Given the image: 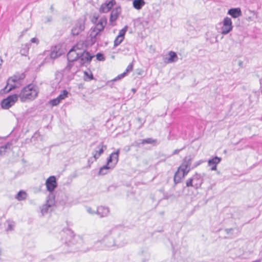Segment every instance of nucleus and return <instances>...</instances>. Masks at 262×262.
<instances>
[{
    "mask_svg": "<svg viewBox=\"0 0 262 262\" xmlns=\"http://www.w3.org/2000/svg\"><path fill=\"white\" fill-rule=\"evenodd\" d=\"M120 236V232L117 228H113L110 230L105 234L103 238L101 240H97L95 242L94 245L90 248H87L84 252L93 250H102L103 248H119L124 246L127 243L126 240L119 241L116 239L117 237Z\"/></svg>",
    "mask_w": 262,
    "mask_h": 262,
    "instance_id": "f257e3e1",
    "label": "nucleus"
},
{
    "mask_svg": "<svg viewBox=\"0 0 262 262\" xmlns=\"http://www.w3.org/2000/svg\"><path fill=\"white\" fill-rule=\"evenodd\" d=\"M106 23L107 19L106 17L101 18L96 26L91 28L92 31L90 36L87 38L86 40L83 41V46L88 47L93 45L97 41V36L100 35V32L104 30Z\"/></svg>",
    "mask_w": 262,
    "mask_h": 262,
    "instance_id": "f03ea898",
    "label": "nucleus"
},
{
    "mask_svg": "<svg viewBox=\"0 0 262 262\" xmlns=\"http://www.w3.org/2000/svg\"><path fill=\"white\" fill-rule=\"evenodd\" d=\"M37 88L33 84H29L24 87L18 95L21 102H27L34 100L38 95Z\"/></svg>",
    "mask_w": 262,
    "mask_h": 262,
    "instance_id": "7ed1b4c3",
    "label": "nucleus"
},
{
    "mask_svg": "<svg viewBox=\"0 0 262 262\" xmlns=\"http://www.w3.org/2000/svg\"><path fill=\"white\" fill-rule=\"evenodd\" d=\"M69 62L78 60L80 65L82 64V43L78 42L70 49L67 54Z\"/></svg>",
    "mask_w": 262,
    "mask_h": 262,
    "instance_id": "20e7f679",
    "label": "nucleus"
},
{
    "mask_svg": "<svg viewBox=\"0 0 262 262\" xmlns=\"http://www.w3.org/2000/svg\"><path fill=\"white\" fill-rule=\"evenodd\" d=\"M25 77L24 74H18L14 75L10 77L7 80V85L4 89V90L8 93L13 89H15L21 84V80Z\"/></svg>",
    "mask_w": 262,
    "mask_h": 262,
    "instance_id": "39448f33",
    "label": "nucleus"
},
{
    "mask_svg": "<svg viewBox=\"0 0 262 262\" xmlns=\"http://www.w3.org/2000/svg\"><path fill=\"white\" fill-rule=\"evenodd\" d=\"M204 173L196 172L191 178L188 179L186 182L187 187H192L195 189L200 188L204 181Z\"/></svg>",
    "mask_w": 262,
    "mask_h": 262,
    "instance_id": "423d86ee",
    "label": "nucleus"
},
{
    "mask_svg": "<svg viewBox=\"0 0 262 262\" xmlns=\"http://www.w3.org/2000/svg\"><path fill=\"white\" fill-rule=\"evenodd\" d=\"M62 240L64 241V243L67 246H70L72 245H74L75 240L74 239V235L73 232L69 229L63 230L62 232Z\"/></svg>",
    "mask_w": 262,
    "mask_h": 262,
    "instance_id": "0eeeda50",
    "label": "nucleus"
},
{
    "mask_svg": "<svg viewBox=\"0 0 262 262\" xmlns=\"http://www.w3.org/2000/svg\"><path fill=\"white\" fill-rule=\"evenodd\" d=\"M19 98L18 95L14 94L9 96L2 101L1 105L3 108L8 109L14 104Z\"/></svg>",
    "mask_w": 262,
    "mask_h": 262,
    "instance_id": "6e6552de",
    "label": "nucleus"
},
{
    "mask_svg": "<svg viewBox=\"0 0 262 262\" xmlns=\"http://www.w3.org/2000/svg\"><path fill=\"white\" fill-rule=\"evenodd\" d=\"M193 159V156L191 155H189L188 156H186L181 164V165L179 167V169L181 170H184L185 171H187V173H189V172L192 169L191 168V163Z\"/></svg>",
    "mask_w": 262,
    "mask_h": 262,
    "instance_id": "1a4fd4ad",
    "label": "nucleus"
},
{
    "mask_svg": "<svg viewBox=\"0 0 262 262\" xmlns=\"http://www.w3.org/2000/svg\"><path fill=\"white\" fill-rule=\"evenodd\" d=\"M232 29V21L230 18L226 17L223 21V26L221 28V33L227 34Z\"/></svg>",
    "mask_w": 262,
    "mask_h": 262,
    "instance_id": "9d476101",
    "label": "nucleus"
},
{
    "mask_svg": "<svg viewBox=\"0 0 262 262\" xmlns=\"http://www.w3.org/2000/svg\"><path fill=\"white\" fill-rule=\"evenodd\" d=\"M120 149H118L116 151L112 152L107 159L106 164L110 166H113V168L115 167L119 160V154Z\"/></svg>",
    "mask_w": 262,
    "mask_h": 262,
    "instance_id": "9b49d317",
    "label": "nucleus"
},
{
    "mask_svg": "<svg viewBox=\"0 0 262 262\" xmlns=\"http://www.w3.org/2000/svg\"><path fill=\"white\" fill-rule=\"evenodd\" d=\"M46 185L48 191L49 192L54 191L57 186L55 177L50 176L46 180Z\"/></svg>",
    "mask_w": 262,
    "mask_h": 262,
    "instance_id": "f8f14e48",
    "label": "nucleus"
},
{
    "mask_svg": "<svg viewBox=\"0 0 262 262\" xmlns=\"http://www.w3.org/2000/svg\"><path fill=\"white\" fill-rule=\"evenodd\" d=\"M115 4V0H111L108 2H106L101 5L99 8V12L100 13H106L108 12Z\"/></svg>",
    "mask_w": 262,
    "mask_h": 262,
    "instance_id": "ddd939ff",
    "label": "nucleus"
},
{
    "mask_svg": "<svg viewBox=\"0 0 262 262\" xmlns=\"http://www.w3.org/2000/svg\"><path fill=\"white\" fill-rule=\"evenodd\" d=\"M106 149L107 146L104 145L103 142H100L96 147L93 155L95 156V158L98 159Z\"/></svg>",
    "mask_w": 262,
    "mask_h": 262,
    "instance_id": "4468645a",
    "label": "nucleus"
},
{
    "mask_svg": "<svg viewBox=\"0 0 262 262\" xmlns=\"http://www.w3.org/2000/svg\"><path fill=\"white\" fill-rule=\"evenodd\" d=\"M188 173H187V171H185V170H181L179 169V167L178 170L175 173L173 178L174 185L179 183L181 182V180L183 179Z\"/></svg>",
    "mask_w": 262,
    "mask_h": 262,
    "instance_id": "2eb2a0df",
    "label": "nucleus"
},
{
    "mask_svg": "<svg viewBox=\"0 0 262 262\" xmlns=\"http://www.w3.org/2000/svg\"><path fill=\"white\" fill-rule=\"evenodd\" d=\"M121 9L120 6L113 9L111 13L110 17V22L112 25L114 26V24H113V22L118 19L119 15L121 13Z\"/></svg>",
    "mask_w": 262,
    "mask_h": 262,
    "instance_id": "dca6fc26",
    "label": "nucleus"
},
{
    "mask_svg": "<svg viewBox=\"0 0 262 262\" xmlns=\"http://www.w3.org/2000/svg\"><path fill=\"white\" fill-rule=\"evenodd\" d=\"M227 14L234 18H237L242 15L241 10L239 8H231L228 10Z\"/></svg>",
    "mask_w": 262,
    "mask_h": 262,
    "instance_id": "f3484780",
    "label": "nucleus"
},
{
    "mask_svg": "<svg viewBox=\"0 0 262 262\" xmlns=\"http://www.w3.org/2000/svg\"><path fill=\"white\" fill-rule=\"evenodd\" d=\"M110 212L109 208L107 207L99 206L97 208L96 213L101 217L107 216Z\"/></svg>",
    "mask_w": 262,
    "mask_h": 262,
    "instance_id": "a211bd4d",
    "label": "nucleus"
},
{
    "mask_svg": "<svg viewBox=\"0 0 262 262\" xmlns=\"http://www.w3.org/2000/svg\"><path fill=\"white\" fill-rule=\"evenodd\" d=\"M94 56V55L91 54L89 52L86 50L83 51V66L85 63H90Z\"/></svg>",
    "mask_w": 262,
    "mask_h": 262,
    "instance_id": "6ab92c4d",
    "label": "nucleus"
},
{
    "mask_svg": "<svg viewBox=\"0 0 262 262\" xmlns=\"http://www.w3.org/2000/svg\"><path fill=\"white\" fill-rule=\"evenodd\" d=\"M63 51L59 49L58 46H55L54 50L50 53V57L55 59L63 54Z\"/></svg>",
    "mask_w": 262,
    "mask_h": 262,
    "instance_id": "aec40b11",
    "label": "nucleus"
},
{
    "mask_svg": "<svg viewBox=\"0 0 262 262\" xmlns=\"http://www.w3.org/2000/svg\"><path fill=\"white\" fill-rule=\"evenodd\" d=\"M53 205V202L52 200H48L46 204L42 205L41 208V212L42 215L47 213L50 208L52 207Z\"/></svg>",
    "mask_w": 262,
    "mask_h": 262,
    "instance_id": "412c9836",
    "label": "nucleus"
},
{
    "mask_svg": "<svg viewBox=\"0 0 262 262\" xmlns=\"http://www.w3.org/2000/svg\"><path fill=\"white\" fill-rule=\"evenodd\" d=\"M169 57L168 58H166L167 60V63H172L176 62L178 60V57L177 54L173 51H170L168 53Z\"/></svg>",
    "mask_w": 262,
    "mask_h": 262,
    "instance_id": "4be33fe9",
    "label": "nucleus"
},
{
    "mask_svg": "<svg viewBox=\"0 0 262 262\" xmlns=\"http://www.w3.org/2000/svg\"><path fill=\"white\" fill-rule=\"evenodd\" d=\"M113 166H110V165L106 164L105 165L101 167L99 171V174L100 175H104L108 172L109 170L112 169Z\"/></svg>",
    "mask_w": 262,
    "mask_h": 262,
    "instance_id": "5701e85b",
    "label": "nucleus"
},
{
    "mask_svg": "<svg viewBox=\"0 0 262 262\" xmlns=\"http://www.w3.org/2000/svg\"><path fill=\"white\" fill-rule=\"evenodd\" d=\"M133 5L135 9L140 10L145 5V2L144 0H134Z\"/></svg>",
    "mask_w": 262,
    "mask_h": 262,
    "instance_id": "b1692460",
    "label": "nucleus"
},
{
    "mask_svg": "<svg viewBox=\"0 0 262 262\" xmlns=\"http://www.w3.org/2000/svg\"><path fill=\"white\" fill-rule=\"evenodd\" d=\"M84 76L83 79L85 81H90L94 79L92 72L89 70L83 72Z\"/></svg>",
    "mask_w": 262,
    "mask_h": 262,
    "instance_id": "393cba45",
    "label": "nucleus"
},
{
    "mask_svg": "<svg viewBox=\"0 0 262 262\" xmlns=\"http://www.w3.org/2000/svg\"><path fill=\"white\" fill-rule=\"evenodd\" d=\"M81 24L80 23H78L76 24L75 26L72 29V34L73 36L78 35L81 32Z\"/></svg>",
    "mask_w": 262,
    "mask_h": 262,
    "instance_id": "a878e982",
    "label": "nucleus"
},
{
    "mask_svg": "<svg viewBox=\"0 0 262 262\" xmlns=\"http://www.w3.org/2000/svg\"><path fill=\"white\" fill-rule=\"evenodd\" d=\"M221 158L215 156L208 160V165L209 166H211L212 165H217V164L221 161Z\"/></svg>",
    "mask_w": 262,
    "mask_h": 262,
    "instance_id": "bb28decb",
    "label": "nucleus"
},
{
    "mask_svg": "<svg viewBox=\"0 0 262 262\" xmlns=\"http://www.w3.org/2000/svg\"><path fill=\"white\" fill-rule=\"evenodd\" d=\"M27 195V193L25 191L21 190L17 193L15 196V199L18 201H23L26 199Z\"/></svg>",
    "mask_w": 262,
    "mask_h": 262,
    "instance_id": "cd10ccee",
    "label": "nucleus"
},
{
    "mask_svg": "<svg viewBox=\"0 0 262 262\" xmlns=\"http://www.w3.org/2000/svg\"><path fill=\"white\" fill-rule=\"evenodd\" d=\"M29 45L28 44H25L22 45L21 48L20 50V53L22 56H26L29 52Z\"/></svg>",
    "mask_w": 262,
    "mask_h": 262,
    "instance_id": "c85d7f7f",
    "label": "nucleus"
},
{
    "mask_svg": "<svg viewBox=\"0 0 262 262\" xmlns=\"http://www.w3.org/2000/svg\"><path fill=\"white\" fill-rule=\"evenodd\" d=\"M140 141H141V144H143V145L146 144H152V143H155L156 141V140H154L151 138H148L145 139H142V140H140Z\"/></svg>",
    "mask_w": 262,
    "mask_h": 262,
    "instance_id": "c756f323",
    "label": "nucleus"
},
{
    "mask_svg": "<svg viewBox=\"0 0 262 262\" xmlns=\"http://www.w3.org/2000/svg\"><path fill=\"white\" fill-rule=\"evenodd\" d=\"M127 26H125L123 29L119 31V34L117 36L124 39L125 34L127 30Z\"/></svg>",
    "mask_w": 262,
    "mask_h": 262,
    "instance_id": "7c9ffc66",
    "label": "nucleus"
},
{
    "mask_svg": "<svg viewBox=\"0 0 262 262\" xmlns=\"http://www.w3.org/2000/svg\"><path fill=\"white\" fill-rule=\"evenodd\" d=\"M68 94V92L67 90H63L57 98L61 101L66 98Z\"/></svg>",
    "mask_w": 262,
    "mask_h": 262,
    "instance_id": "2f4dec72",
    "label": "nucleus"
},
{
    "mask_svg": "<svg viewBox=\"0 0 262 262\" xmlns=\"http://www.w3.org/2000/svg\"><path fill=\"white\" fill-rule=\"evenodd\" d=\"M236 230V235H234V236H235L236 235H237L239 232V230L238 229H236V228H227V229H225V231L226 232V233L227 234H233V231Z\"/></svg>",
    "mask_w": 262,
    "mask_h": 262,
    "instance_id": "473e14b6",
    "label": "nucleus"
},
{
    "mask_svg": "<svg viewBox=\"0 0 262 262\" xmlns=\"http://www.w3.org/2000/svg\"><path fill=\"white\" fill-rule=\"evenodd\" d=\"M124 39L121 38L118 36H117L114 40V47H116L119 46L123 40Z\"/></svg>",
    "mask_w": 262,
    "mask_h": 262,
    "instance_id": "72a5a7b5",
    "label": "nucleus"
},
{
    "mask_svg": "<svg viewBox=\"0 0 262 262\" xmlns=\"http://www.w3.org/2000/svg\"><path fill=\"white\" fill-rule=\"evenodd\" d=\"M60 101L57 98H55L52 100H51L50 101V104H51L52 106H56L58 105Z\"/></svg>",
    "mask_w": 262,
    "mask_h": 262,
    "instance_id": "f704fd0d",
    "label": "nucleus"
},
{
    "mask_svg": "<svg viewBox=\"0 0 262 262\" xmlns=\"http://www.w3.org/2000/svg\"><path fill=\"white\" fill-rule=\"evenodd\" d=\"M96 56L97 60L99 61H104L105 60L104 55L101 53H97Z\"/></svg>",
    "mask_w": 262,
    "mask_h": 262,
    "instance_id": "c9c22d12",
    "label": "nucleus"
},
{
    "mask_svg": "<svg viewBox=\"0 0 262 262\" xmlns=\"http://www.w3.org/2000/svg\"><path fill=\"white\" fill-rule=\"evenodd\" d=\"M97 159L95 158V156L93 155V157L90 158L88 160L89 165L86 166L87 167H90L91 164H92L94 161H96Z\"/></svg>",
    "mask_w": 262,
    "mask_h": 262,
    "instance_id": "e433bc0d",
    "label": "nucleus"
},
{
    "mask_svg": "<svg viewBox=\"0 0 262 262\" xmlns=\"http://www.w3.org/2000/svg\"><path fill=\"white\" fill-rule=\"evenodd\" d=\"M127 74L124 72L123 73L118 75L113 80L114 81H117L118 80L121 79L124 77H125Z\"/></svg>",
    "mask_w": 262,
    "mask_h": 262,
    "instance_id": "4c0bfd02",
    "label": "nucleus"
},
{
    "mask_svg": "<svg viewBox=\"0 0 262 262\" xmlns=\"http://www.w3.org/2000/svg\"><path fill=\"white\" fill-rule=\"evenodd\" d=\"M133 69V63H130L127 67L125 72L127 74V73L132 71Z\"/></svg>",
    "mask_w": 262,
    "mask_h": 262,
    "instance_id": "58836bf2",
    "label": "nucleus"
},
{
    "mask_svg": "<svg viewBox=\"0 0 262 262\" xmlns=\"http://www.w3.org/2000/svg\"><path fill=\"white\" fill-rule=\"evenodd\" d=\"M137 120H138V122L140 124V125L139 126L140 128L141 127H142L143 126V125L144 124V123L145 122V120H143V119H142L140 117H138L137 118Z\"/></svg>",
    "mask_w": 262,
    "mask_h": 262,
    "instance_id": "ea45409f",
    "label": "nucleus"
},
{
    "mask_svg": "<svg viewBox=\"0 0 262 262\" xmlns=\"http://www.w3.org/2000/svg\"><path fill=\"white\" fill-rule=\"evenodd\" d=\"M185 147H186V146H183V147L182 148H181V149H175V150L173 151V153H172V155H177V154H178L179 153V152H180V151H181L183 150V149H184L185 148Z\"/></svg>",
    "mask_w": 262,
    "mask_h": 262,
    "instance_id": "a19ab883",
    "label": "nucleus"
},
{
    "mask_svg": "<svg viewBox=\"0 0 262 262\" xmlns=\"http://www.w3.org/2000/svg\"><path fill=\"white\" fill-rule=\"evenodd\" d=\"M140 144H141V141H140V142H139L138 141H134L133 143V146H135V147H140Z\"/></svg>",
    "mask_w": 262,
    "mask_h": 262,
    "instance_id": "79ce46f5",
    "label": "nucleus"
},
{
    "mask_svg": "<svg viewBox=\"0 0 262 262\" xmlns=\"http://www.w3.org/2000/svg\"><path fill=\"white\" fill-rule=\"evenodd\" d=\"M172 196H174V195L173 194H169L168 193H165L164 195V199L167 200V199H169L170 198H171Z\"/></svg>",
    "mask_w": 262,
    "mask_h": 262,
    "instance_id": "37998d69",
    "label": "nucleus"
},
{
    "mask_svg": "<svg viewBox=\"0 0 262 262\" xmlns=\"http://www.w3.org/2000/svg\"><path fill=\"white\" fill-rule=\"evenodd\" d=\"M6 152V150L2 146H1L0 147V155H3Z\"/></svg>",
    "mask_w": 262,
    "mask_h": 262,
    "instance_id": "c03bdc74",
    "label": "nucleus"
},
{
    "mask_svg": "<svg viewBox=\"0 0 262 262\" xmlns=\"http://www.w3.org/2000/svg\"><path fill=\"white\" fill-rule=\"evenodd\" d=\"M2 146L7 150V149H10L11 148V144L8 143L6 144L5 145H3Z\"/></svg>",
    "mask_w": 262,
    "mask_h": 262,
    "instance_id": "a18cd8bd",
    "label": "nucleus"
},
{
    "mask_svg": "<svg viewBox=\"0 0 262 262\" xmlns=\"http://www.w3.org/2000/svg\"><path fill=\"white\" fill-rule=\"evenodd\" d=\"M86 209L87 212L88 213H89L90 214H94V213H95L94 211H92V208L91 207H90L86 206Z\"/></svg>",
    "mask_w": 262,
    "mask_h": 262,
    "instance_id": "49530a36",
    "label": "nucleus"
},
{
    "mask_svg": "<svg viewBox=\"0 0 262 262\" xmlns=\"http://www.w3.org/2000/svg\"><path fill=\"white\" fill-rule=\"evenodd\" d=\"M201 163V162L200 161H198L196 162H195V163H194V164L191 167V168L193 169L195 167H196L198 166H199V165H200Z\"/></svg>",
    "mask_w": 262,
    "mask_h": 262,
    "instance_id": "de8ad7c7",
    "label": "nucleus"
},
{
    "mask_svg": "<svg viewBox=\"0 0 262 262\" xmlns=\"http://www.w3.org/2000/svg\"><path fill=\"white\" fill-rule=\"evenodd\" d=\"M31 42L32 43H36V44H38V43L39 42V40L37 38L34 37V38H32L31 39Z\"/></svg>",
    "mask_w": 262,
    "mask_h": 262,
    "instance_id": "09e8293b",
    "label": "nucleus"
},
{
    "mask_svg": "<svg viewBox=\"0 0 262 262\" xmlns=\"http://www.w3.org/2000/svg\"><path fill=\"white\" fill-rule=\"evenodd\" d=\"M13 229V225H12V224H9L8 225V227H7V231H9V230L11 231V230H12Z\"/></svg>",
    "mask_w": 262,
    "mask_h": 262,
    "instance_id": "8fccbe9b",
    "label": "nucleus"
},
{
    "mask_svg": "<svg viewBox=\"0 0 262 262\" xmlns=\"http://www.w3.org/2000/svg\"><path fill=\"white\" fill-rule=\"evenodd\" d=\"M98 18V16H94V17L93 18V19L92 20V22L95 24H97Z\"/></svg>",
    "mask_w": 262,
    "mask_h": 262,
    "instance_id": "3c124183",
    "label": "nucleus"
},
{
    "mask_svg": "<svg viewBox=\"0 0 262 262\" xmlns=\"http://www.w3.org/2000/svg\"><path fill=\"white\" fill-rule=\"evenodd\" d=\"M210 169L211 170H215L216 169V165H212Z\"/></svg>",
    "mask_w": 262,
    "mask_h": 262,
    "instance_id": "603ef678",
    "label": "nucleus"
},
{
    "mask_svg": "<svg viewBox=\"0 0 262 262\" xmlns=\"http://www.w3.org/2000/svg\"><path fill=\"white\" fill-rule=\"evenodd\" d=\"M3 62V60L2 58V57H0V66L2 64Z\"/></svg>",
    "mask_w": 262,
    "mask_h": 262,
    "instance_id": "864d4df0",
    "label": "nucleus"
},
{
    "mask_svg": "<svg viewBox=\"0 0 262 262\" xmlns=\"http://www.w3.org/2000/svg\"><path fill=\"white\" fill-rule=\"evenodd\" d=\"M51 10L53 11V6H51L50 7Z\"/></svg>",
    "mask_w": 262,
    "mask_h": 262,
    "instance_id": "5fc2aeb1",
    "label": "nucleus"
},
{
    "mask_svg": "<svg viewBox=\"0 0 262 262\" xmlns=\"http://www.w3.org/2000/svg\"><path fill=\"white\" fill-rule=\"evenodd\" d=\"M242 64H243V62H242V61H240L239 62V66H241Z\"/></svg>",
    "mask_w": 262,
    "mask_h": 262,
    "instance_id": "6e6d98bb",
    "label": "nucleus"
},
{
    "mask_svg": "<svg viewBox=\"0 0 262 262\" xmlns=\"http://www.w3.org/2000/svg\"><path fill=\"white\" fill-rule=\"evenodd\" d=\"M260 84H262V79H260Z\"/></svg>",
    "mask_w": 262,
    "mask_h": 262,
    "instance_id": "4d7b16f0",
    "label": "nucleus"
},
{
    "mask_svg": "<svg viewBox=\"0 0 262 262\" xmlns=\"http://www.w3.org/2000/svg\"><path fill=\"white\" fill-rule=\"evenodd\" d=\"M88 242V239H86V238H85V243L86 244V243Z\"/></svg>",
    "mask_w": 262,
    "mask_h": 262,
    "instance_id": "13d9d810",
    "label": "nucleus"
},
{
    "mask_svg": "<svg viewBox=\"0 0 262 262\" xmlns=\"http://www.w3.org/2000/svg\"><path fill=\"white\" fill-rule=\"evenodd\" d=\"M48 21H51V19L48 18Z\"/></svg>",
    "mask_w": 262,
    "mask_h": 262,
    "instance_id": "bf43d9fd",
    "label": "nucleus"
},
{
    "mask_svg": "<svg viewBox=\"0 0 262 262\" xmlns=\"http://www.w3.org/2000/svg\"><path fill=\"white\" fill-rule=\"evenodd\" d=\"M260 90H261V92L262 93V88L261 87L260 88Z\"/></svg>",
    "mask_w": 262,
    "mask_h": 262,
    "instance_id": "052dcab7",
    "label": "nucleus"
},
{
    "mask_svg": "<svg viewBox=\"0 0 262 262\" xmlns=\"http://www.w3.org/2000/svg\"><path fill=\"white\" fill-rule=\"evenodd\" d=\"M180 195V193H179V194H178V196H179Z\"/></svg>",
    "mask_w": 262,
    "mask_h": 262,
    "instance_id": "680f3d73",
    "label": "nucleus"
}]
</instances>
